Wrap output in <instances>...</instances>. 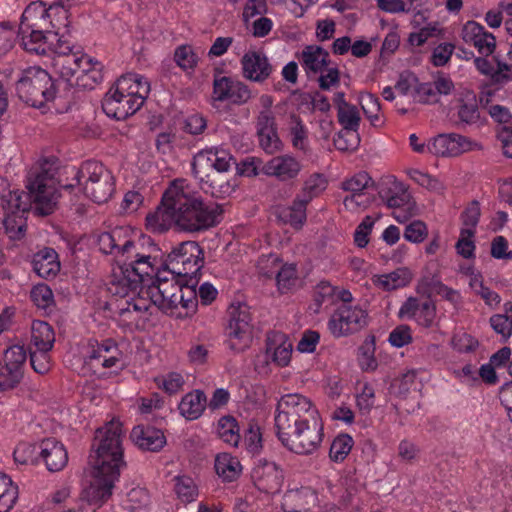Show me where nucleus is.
Masks as SVG:
<instances>
[{
	"label": "nucleus",
	"instance_id": "nucleus-1",
	"mask_svg": "<svg viewBox=\"0 0 512 512\" xmlns=\"http://www.w3.org/2000/svg\"><path fill=\"white\" fill-rule=\"evenodd\" d=\"M102 253L114 257L111 275L107 284L111 295L127 296L135 291L145 276L157 270V248L154 244L144 248L130 237V230L116 227L98 236Z\"/></svg>",
	"mask_w": 512,
	"mask_h": 512
},
{
	"label": "nucleus",
	"instance_id": "nucleus-2",
	"mask_svg": "<svg viewBox=\"0 0 512 512\" xmlns=\"http://www.w3.org/2000/svg\"><path fill=\"white\" fill-rule=\"evenodd\" d=\"M94 451L90 455L92 480L81 494V499L100 508L112 496L115 482L125 465L122 449V427L119 421H111L97 429Z\"/></svg>",
	"mask_w": 512,
	"mask_h": 512
},
{
	"label": "nucleus",
	"instance_id": "nucleus-3",
	"mask_svg": "<svg viewBox=\"0 0 512 512\" xmlns=\"http://www.w3.org/2000/svg\"><path fill=\"white\" fill-rule=\"evenodd\" d=\"M169 205L176 210V228L184 232H200L215 226L223 210L214 202L204 201L194 185L183 178L171 182Z\"/></svg>",
	"mask_w": 512,
	"mask_h": 512
},
{
	"label": "nucleus",
	"instance_id": "nucleus-4",
	"mask_svg": "<svg viewBox=\"0 0 512 512\" xmlns=\"http://www.w3.org/2000/svg\"><path fill=\"white\" fill-rule=\"evenodd\" d=\"M161 262L157 259V270L145 278L156 279L148 286L139 284L142 295L149 305L157 306L163 312L183 318L195 313L197 308V293L194 287L180 285L175 275H169L166 270H160Z\"/></svg>",
	"mask_w": 512,
	"mask_h": 512
},
{
	"label": "nucleus",
	"instance_id": "nucleus-5",
	"mask_svg": "<svg viewBox=\"0 0 512 512\" xmlns=\"http://www.w3.org/2000/svg\"><path fill=\"white\" fill-rule=\"evenodd\" d=\"M319 417L318 409L308 397L299 393L283 395L277 403L275 414L277 435Z\"/></svg>",
	"mask_w": 512,
	"mask_h": 512
},
{
	"label": "nucleus",
	"instance_id": "nucleus-6",
	"mask_svg": "<svg viewBox=\"0 0 512 512\" xmlns=\"http://www.w3.org/2000/svg\"><path fill=\"white\" fill-rule=\"evenodd\" d=\"M75 178L84 194L98 204L107 202L115 189L112 173L97 161L84 162Z\"/></svg>",
	"mask_w": 512,
	"mask_h": 512
},
{
	"label": "nucleus",
	"instance_id": "nucleus-7",
	"mask_svg": "<svg viewBox=\"0 0 512 512\" xmlns=\"http://www.w3.org/2000/svg\"><path fill=\"white\" fill-rule=\"evenodd\" d=\"M16 90L22 101L36 108L52 101L56 94L52 78L40 67L26 69L17 82Z\"/></svg>",
	"mask_w": 512,
	"mask_h": 512
},
{
	"label": "nucleus",
	"instance_id": "nucleus-8",
	"mask_svg": "<svg viewBox=\"0 0 512 512\" xmlns=\"http://www.w3.org/2000/svg\"><path fill=\"white\" fill-rule=\"evenodd\" d=\"M46 165L47 163L33 165L28 172L26 183L29 196L41 215L51 214L58 199L53 175Z\"/></svg>",
	"mask_w": 512,
	"mask_h": 512
},
{
	"label": "nucleus",
	"instance_id": "nucleus-9",
	"mask_svg": "<svg viewBox=\"0 0 512 512\" xmlns=\"http://www.w3.org/2000/svg\"><path fill=\"white\" fill-rule=\"evenodd\" d=\"M28 212L27 196L18 191H8L0 196V231L10 239H21L26 231Z\"/></svg>",
	"mask_w": 512,
	"mask_h": 512
},
{
	"label": "nucleus",
	"instance_id": "nucleus-10",
	"mask_svg": "<svg viewBox=\"0 0 512 512\" xmlns=\"http://www.w3.org/2000/svg\"><path fill=\"white\" fill-rule=\"evenodd\" d=\"M68 12L61 5L51 4L46 7L43 2L30 3L21 16L20 31L29 29H66L69 25Z\"/></svg>",
	"mask_w": 512,
	"mask_h": 512
},
{
	"label": "nucleus",
	"instance_id": "nucleus-11",
	"mask_svg": "<svg viewBox=\"0 0 512 512\" xmlns=\"http://www.w3.org/2000/svg\"><path fill=\"white\" fill-rule=\"evenodd\" d=\"M323 437L324 424L321 417L278 435L281 443L298 455L314 454L320 448Z\"/></svg>",
	"mask_w": 512,
	"mask_h": 512
},
{
	"label": "nucleus",
	"instance_id": "nucleus-12",
	"mask_svg": "<svg viewBox=\"0 0 512 512\" xmlns=\"http://www.w3.org/2000/svg\"><path fill=\"white\" fill-rule=\"evenodd\" d=\"M254 326L250 307L246 304L231 306L229 321L225 330L227 347L240 353L248 349L253 341Z\"/></svg>",
	"mask_w": 512,
	"mask_h": 512
},
{
	"label": "nucleus",
	"instance_id": "nucleus-13",
	"mask_svg": "<svg viewBox=\"0 0 512 512\" xmlns=\"http://www.w3.org/2000/svg\"><path fill=\"white\" fill-rule=\"evenodd\" d=\"M204 264V252L196 241H185L178 244L168 254L163 266L169 275L192 276L195 275Z\"/></svg>",
	"mask_w": 512,
	"mask_h": 512
},
{
	"label": "nucleus",
	"instance_id": "nucleus-14",
	"mask_svg": "<svg viewBox=\"0 0 512 512\" xmlns=\"http://www.w3.org/2000/svg\"><path fill=\"white\" fill-rule=\"evenodd\" d=\"M379 195L389 208L394 209L393 217L405 223L416 215L417 208L407 187L395 177L386 178L380 186Z\"/></svg>",
	"mask_w": 512,
	"mask_h": 512
},
{
	"label": "nucleus",
	"instance_id": "nucleus-15",
	"mask_svg": "<svg viewBox=\"0 0 512 512\" xmlns=\"http://www.w3.org/2000/svg\"><path fill=\"white\" fill-rule=\"evenodd\" d=\"M213 158L214 147L196 153L192 161V173L195 178L208 184V188L203 187L206 193L216 198H225L234 191V185L229 181H221L209 173V170H213Z\"/></svg>",
	"mask_w": 512,
	"mask_h": 512
},
{
	"label": "nucleus",
	"instance_id": "nucleus-16",
	"mask_svg": "<svg viewBox=\"0 0 512 512\" xmlns=\"http://www.w3.org/2000/svg\"><path fill=\"white\" fill-rule=\"evenodd\" d=\"M85 363L95 372L104 370H121L124 365V355L117 343L112 339L90 343Z\"/></svg>",
	"mask_w": 512,
	"mask_h": 512
},
{
	"label": "nucleus",
	"instance_id": "nucleus-17",
	"mask_svg": "<svg viewBox=\"0 0 512 512\" xmlns=\"http://www.w3.org/2000/svg\"><path fill=\"white\" fill-rule=\"evenodd\" d=\"M367 324V313L359 306L342 304L333 313L328 328L333 336L341 337L355 333Z\"/></svg>",
	"mask_w": 512,
	"mask_h": 512
},
{
	"label": "nucleus",
	"instance_id": "nucleus-18",
	"mask_svg": "<svg viewBox=\"0 0 512 512\" xmlns=\"http://www.w3.org/2000/svg\"><path fill=\"white\" fill-rule=\"evenodd\" d=\"M27 352L24 345L14 344L4 352V365L0 368V392L15 388L22 380Z\"/></svg>",
	"mask_w": 512,
	"mask_h": 512
},
{
	"label": "nucleus",
	"instance_id": "nucleus-19",
	"mask_svg": "<svg viewBox=\"0 0 512 512\" xmlns=\"http://www.w3.org/2000/svg\"><path fill=\"white\" fill-rule=\"evenodd\" d=\"M142 105L127 97L124 92L114 84L106 93L102 108L105 114L117 120H124L135 114Z\"/></svg>",
	"mask_w": 512,
	"mask_h": 512
},
{
	"label": "nucleus",
	"instance_id": "nucleus-20",
	"mask_svg": "<svg viewBox=\"0 0 512 512\" xmlns=\"http://www.w3.org/2000/svg\"><path fill=\"white\" fill-rule=\"evenodd\" d=\"M117 304L119 321L125 326H136L139 323L140 315L149 308L148 300L142 295L140 288L131 291L127 296H120Z\"/></svg>",
	"mask_w": 512,
	"mask_h": 512
},
{
	"label": "nucleus",
	"instance_id": "nucleus-21",
	"mask_svg": "<svg viewBox=\"0 0 512 512\" xmlns=\"http://www.w3.org/2000/svg\"><path fill=\"white\" fill-rule=\"evenodd\" d=\"M478 147L477 143L467 137L454 133L438 135L427 146L428 150L437 156H458Z\"/></svg>",
	"mask_w": 512,
	"mask_h": 512
},
{
	"label": "nucleus",
	"instance_id": "nucleus-22",
	"mask_svg": "<svg viewBox=\"0 0 512 512\" xmlns=\"http://www.w3.org/2000/svg\"><path fill=\"white\" fill-rule=\"evenodd\" d=\"M302 163L292 154H282L268 160L262 166V173L286 182L296 179L302 171Z\"/></svg>",
	"mask_w": 512,
	"mask_h": 512
},
{
	"label": "nucleus",
	"instance_id": "nucleus-23",
	"mask_svg": "<svg viewBox=\"0 0 512 512\" xmlns=\"http://www.w3.org/2000/svg\"><path fill=\"white\" fill-rule=\"evenodd\" d=\"M462 40L475 47L479 54L490 56L496 49V38L476 21H467L461 31Z\"/></svg>",
	"mask_w": 512,
	"mask_h": 512
},
{
	"label": "nucleus",
	"instance_id": "nucleus-24",
	"mask_svg": "<svg viewBox=\"0 0 512 512\" xmlns=\"http://www.w3.org/2000/svg\"><path fill=\"white\" fill-rule=\"evenodd\" d=\"M213 93L218 101H230L238 105L246 103L251 98V91L247 85L226 76L214 80Z\"/></svg>",
	"mask_w": 512,
	"mask_h": 512
},
{
	"label": "nucleus",
	"instance_id": "nucleus-25",
	"mask_svg": "<svg viewBox=\"0 0 512 512\" xmlns=\"http://www.w3.org/2000/svg\"><path fill=\"white\" fill-rule=\"evenodd\" d=\"M171 183L162 195L161 204L157 209L146 216V227L150 232L163 233L168 231L172 225L176 227V210L169 205V194Z\"/></svg>",
	"mask_w": 512,
	"mask_h": 512
},
{
	"label": "nucleus",
	"instance_id": "nucleus-26",
	"mask_svg": "<svg viewBox=\"0 0 512 512\" xmlns=\"http://www.w3.org/2000/svg\"><path fill=\"white\" fill-rule=\"evenodd\" d=\"M243 76L253 82L262 83L272 73V66L261 51H248L241 59Z\"/></svg>",
	"mask_w": 512,
	"mask_h": 512
},
{
	"label": "nucleus",
	"instance_id": "nucleus-27",
	"mask_svg": "<svg viewBox=\"0 0 512 512\" xmlns=\"http://www.w3.org/2000/svg\"><path fill=\"white\" fill-rule=\"evenodd\" d=\"M293 344L288 336L282 332H271L266 341V358L279 367L289 364L292 356Z\"/></svg>",
	"mask_w": 512,
	"mask_h": 512
},
{
	"label": "nucleus",
	"instance_id": "nucleus-28",
	"mask_svg": "<svg viewBox=\"0 0 512 512\" xmlns=\"http://www.w3.org/2000/svg\"><path fill=\"white\" fill-rule=\"evenodd\" d=\"M60 30L54 29H29L27 31H20L21 42L25 50L36 54H46L48 50L52 49L54 40Z\"/></svg>",
	"mask_w": 512,
	"mask_h": 512
},
{
	"label": "nucleus",
	"instance_id": "nucleus-29",
	"mask_svg": "<svg viewBox=\"0 0 512 512\" xmlns=\"http://www.w3.org/2000/svg\"><path fill=\"white\" fill-rule=\"evenodd\" d=\"M298 59L308 78L325 72L331 63L329 52L317 45L305 46Z\"/></svg>",
	"mask_w": 512,
	"mask_h": 512
},
{
	"label": "nucleus",
	"instance_id": "nucleus-30",
	"mask_svg": "<svg viewBox=\"0 0 512 512\" xmlns=\"http://www.w3.org/2000/svg\"><path fill=\"white\" fill-rule=\"evenodd\" d=\"M252 479L257 489L265 493L277 492L282 483L281 472L273 462L255 466L252 470Z\"/></svg>",
	"mask_w": 512,
	"mask_h": 512
},
{
	"label": "nucleus",
	"instance_id": "nucleus-31",
	"mask_svg": "<svg viewBox=\"0 0 512 512\" xmlns=\"http://www.w3.org/2000/svg\"><path fill=\"white\" fill-rule=\"evenodd\" d=\"M39 456L51 472L62 470L68 462V453L64 445L55 438H47L39 444Z\"/></svg>",
	"mask_w": 512,
	"mask_h": 512
},
{
	"label": "nucleus",
	"instance_id": "nucleus-32",
	"mask_svg": "<svg viewBox=\"0 0 512 512\" xmlns=\"http://www.w3.org/2000/svg\"><path fill=\"white\" fill-rule=\"evenodd\" d=\"M115 84L124 92L126 98L129 97L140 105L144 104L151 90L148 79L137 73L122 75Z\"/></svg>",
	"mask_w": 512,
	"mask_h": 512
},
{
	"label": "nucleus",
	"instance_id": "nucleus-33",
	"mask_svg": "<svg viewBox=\"0 0 512 512\" xmlns=\"http://www.w3.org/2000/svg\"><path fill=\"white\" fill-rule=\"evenodd\" d=\"M80 64L79 72L74 81L75 86L84 89H93L95 85L103 80L102 64L98 61H94L86 54H82Z\"/></svg>",
	"mask_w": 512,
	"mask_h": 512
},
{
	"label": "nucleus",
	"instance_id": "nucleus-34",
	"mask_svg": "<svg viewBox=\"0 0 512 512\" xmlns=\"http://www.w3.org/2000/svg\"><path fill=\"white\" fill-rule=\"evenodd\" d=\"M130 437L139 448L148 451H158L166 442L163 432L151 426L134 427Z\"/></svg>",
	"mask_w": 512,
	"mask_h": 512
},
{
	"label": "nucleus",
	"instance_id": "nucleus-35",
	"mask_svg": "<svg viewBox=\"0 0 512 512\" xmlns=\"http://www.w3.org/2000/svg\"><path fill=\"white\" fill-rule=\"evenodd\" d=\"M81 57L82 53L80 52L66 53L65 51H60L53 60L55 71L70 85H75L74 81L79 72Z\"/></svg>",
	"mask_w": 512,
	"mask_h": 512
},
{
	"label": "nucleus",
	"instance_id": "nucleus-36",
	"mask_svg": "<svg viewBox=\"0 0 512 512\" xmlns=\"http://www.w3.org/2000/svg\"><path fill=\"white\" fill-rule=\"evenodd\" d=\"M33 270L41 278L50 279L56 277L60 271L58 254L52 248H44L33 256Z\"/></svg>",
	"mask_w": 512,
	"mask_h": 512
},
{
	"label": "nucleus",
	"instance_id": "nucleus-37",
	"mask_svg": "<svg viewBox=\"0 0 512 512\" xmlns=\"http://www.w3.org/2000/svg\"><path fill=\"white\" fill-rule=\"evenodd\" d=\"M412 276L413 274L410 269L401 267L387 274L374 275L372 282L376 287L384 291H392L408 285L412 280Z\"/></svg>",
	"mask_w": 512,
	"mask_h": 512
},
{
	"label": "nucleus",
	"instance_id": "nucleus-38",
	"mask_svg": "<svg viewBox=\"0 0 512 512\" xmlns=\"http://www.w3.org/2000/svg\"><path fill=\"white\" fill-rule=\"evenodd\" d=\"M207 406V398L201 390L187 393L179 404L180 414L187 420L198 419Z\"/></svg>",
	"mask_w": 512,
	"mask_h": 512
},
{
	"label": "nucleus",
	"instance_id": "nucleus-39",
	"mask_svg": "<svg viewBox=\"0 0 512 512\" xmlns=\"http://www.w3.org/2000/svg\"><path fill=\"white\" fill-rule=\"evenodd\" d=\"M215 471L223 481L236 480L242 471V466L237 457L229 453H220L215 457Z\"/></svg>",
	"mask_w": 512,
	"mask_h": 512
},
{
	"label": "nucleus",
	"instance_id": "nucleus-40",
	"mask_svg": "<svg viewBox=\"0 0 512 512\" xmlns=\"http://www.w3.org/2000/svg\"><path fill=\"white\" fill-rule=\"evenodd\" d=\"M308 204L309 203H307L305 200L301 199L296 195L291 205L281 210L280 218L285 223H288L293 228L299 230L306 223V211Z\"/></svg>",
	"mask_w": 512,
	"mask_h": 512
},
{
	"label": "nucleus",
	"instance_id": "nucleus-41",
	"mask_svg": "<svg viewBox=\"0 0 512 512\" xmlns=\"http://www.w3.org/2000/svg\"><path fill=\"white\" fill-rule=\"evenodd\" d=\"M55 334L52 327L44 321H34L31 327V345L34 349L52 350Z\"/></svg>",
	"mask_w": 512,
	"mask_h": 512
},
{
	"label": "nucleus",
	"instance_id": "nucleus-42",
	"mask_svg": "<svg viewBox=\"0 0 512 512\" xmlns=\"http://www.w3.org/2000/svg\"><path fill=\"white\" fill-rule=\"evenodd\" d=\"M315 495L310 488L302 487L300 489L289 490L283 497L282 507L286 512H300L309 504V500H314Z\"/></svg>",
	"mask_w": 512,
	"mask_h": 512
},
{
	"label": "nucleus",
	"instance_id": "nucleus-43",
	"mask_svg": "<svg viewBox=\"0 0 512 512\" xmlns=\"http://www.w3.org/2000/svg\"><path fill=\"white\" fill-rule=\"evenodd\" d=\"M328 180L322 173H312L303 182L298 197L310 203L313 199L319 197L327 188Z\"/></svg>",
	"mask_w": 512,
	"mask_h": 512
},
{
	"label": "nucleus",
	"instance_id": "nucleus-44",
	"mask_svg": "<svg viewBox=\"0 0 512 512\" xmlns=\"http://www.w3.org/2000/svg\"><path fill=\"white\" fill-rule=\"evenodd\" d=\"M288 133L293 148L303 153H307L309 150L308 131L298 116H290L288 122Z\"/></svg>",
	"mask_w": 512,
	"mask_h": 512
},
{
	"label": "nucleus",
	"instance_id": "nucleus-45",
	"mask_svg": "<svg viewBox=\"0 0 512 512\" xmlns=\"http://www.w3.org/2000/svg\"><path fill=\"white\" fill-rule=\"evenodd\" d=\"M377 7L389 14H408L426 5L427 0H376Z\"/></svg>",
	"mask_w": 512,
	"mask_h": 512
},
{
	"label": "nucleus",
	"instance_id": "nucleus-46",
	"mask_svg": "<svg viewBox=\"0 0 512 512\" xmlns=\"http://www.w3.org/2000/svg\"><path fill=\"white\" fill-rule=\"evenodd\" d=\"M489 323L495 333L508 339L512 334V302H505L503 313L494 314L490 317Z\"/></svg>",
	"mask_w": 512,
	"mask_h": 512
},
{
	"label": "nucleus",
	"instance_id": "nucleus-47",
	"mask_svg": "<svg viewBox=\"0 0 512 512\" xmlns=\"http://www.w3.org/2000/svg\"><path fill=\"white\" fill-rule=\"evenodd\" d=\"M469 286L476 295L481 297L488 307L496 308L499 306L501 302L500 295L484 284L481 275L472 274L469 279Z\"/></svg>",
	"mask_w": 512,
	"mask_h": 512
},
{
	"label": "nucleus",
	"instance_id": "nucleus-48",
	"mask_svg": "<svg viewBox=\"0 0 512 512\" xmlns=\"http://www.w3.org/2000/svg\"><path fill=\"white\" fill-rule=\"evenodd\" d=\"M337 118L343 129L359 130L361 117L356 106L342 102L338 107Z\"/></svg>",
	"mask_w": 512,
	"mask_h": 512
},
{
	"label": "nucleus",
	"instance_id": "nucleus-49",
	"mask_svg": "<svg viewBox=\"0 0 512 512\" xmlns=\"http://www.w3.org/2000/svg\"><path fill=\"white\" fill-rule=\"evenodd\" d=\"M354 445L353 438L348 434H339L334 438L329 450V457L339 463L346 459Z\"/></svg>",
	"mask_w": 512,
	"mask_h": 512
},
{
	"label": "nucleus",
	"instance_id": "nucleus-50",
	"mask_svg": "<svg viewBox=\"0 0 512 512\" xmlns=\"http://www.w3.org/2000/svg\"><path fill=\"white\" fill-rule=\"evenodd\" d=\"M359 103L371 124L379 125L381 122L379 98L369 92H363L359 95Z\"/></svg>",
	"mask_w": 512,
	"mask_h": 512
},
{
	"label": "nucleus",
	"instance_id": "nucleus-51",
	"mask_svg": "<svg viewBox=\"0 0 512 512\" xmlns=\"http://www.w3.org/2000/svg\"><path fill=\"white\" fill-rule=\"evenodd\" d=\"M443 34V29L438 22H430L419 31L410 33L408 42L412 46H422L430 38L439 37Z\"/></svg>",
	"mask_w": 512,
	"mask_h": 512
},
{
	"label": "nucleus",
	"instance_id": "nucleus-52",
	"mask_svg": "<svg viewBox=\"0 0 512 512\" xmlns=\"http://www.w3.org/2000/svg\"><path fill=\"white\" fill-rule=\"evenodd\" d=\"M217 434L224 442L237 446L240 436L235 419L232 417H222L218 421Z\"/></svg>",
	"mask_w": 512,
	"mask_h": 512
},
{
	"label": "nucleus",
	"instance_id": "nucleus-53",
	"mask_svg": "<svg viewBox=\"0 0 512 512\" xmlns=\"http://www.w3.org/2000/svg\"><path fill=\"white\" fill-rule=\"evenodd\" d=\"M175 492L183 502H192L198 495L197 487L192 478L188 476L175 477Z\"/></svg>",
	"mask_w": 512,
	"mask_h": 512
},
{
	"label": "nucleus",
	"instance_id": "nucleus-54",
	"mask_svg": "<svg viewBox=\"0 0 512 512\" xmlns=\"http://www.w3.org/2000/svg\"><path fill=\"white\" fill-rule=\"evenodd\" d=\"M154 381L158 388L163 389L168 394L179 392L185 383L183 376L177 372L155 377Z\"/></svg>",
	"mask_w": 512,
	"mask_h": 512
},
{
	"label": "nucleus",
	"instance_id": "nucleus-55",
	"mask_svg": "<svg viewBox=\"0 0 512 512\" xmlns=\"http://www.w3.org/2000/svg\"><path fill=\"white\" fill-rule=\"evenodd\" d=\"M407 173L411 180L431 191L441 193L445 189L444 184L439 179L433 178L418 169H409Z\"/></svg>",
	"mask_w": 512,
	"mask_h": 512
},
{
	"label": "nucleus",
	"instance_id": "nucleus-56",
	"mask_svg": "<svg viewBox=\"0 0 512 512\" xmlns=\"http://www.w3.org/2000/svg\"><path fill=\"white\" fill-rule=\"evenodd\" d=\"M30 297L33 303L41 309H47L54 304L53 292L46 284L35 285L30 292Z\"/></svg>",
	"mask_w": 512,
	"mask_h": 512
},
{
	"label": "nucleus",
	"instance_id": "nucleus-57",
	"mask_svg": "<svg viewBox=\"0 0 512 512\" xmlns=\"http://www.w3.org/2000/svg\"><path fill=\"white\" fill-rule=\"evenodd\" d=\"M174 59L183 70H192L198 63V56L189 45H182L175 50Z\"/></svg>",
	"mask_w": 512,
	"mask_h": 512
},
{
	"label": "nucleus",
	"instance_id": "nucleus-58",
	"mask_svg": "<svg viewBox=\"0 0 512 512\" xmlns=\"http://www.w3.org/2000/svg\"><path fill=\"white\" fill-rule=\"evenodd\" d=\"M360 142L358 131L343 129L334 139L335 147L340 151H353Z\"/></svg>",
	"mask_w": 512,
	"mask_h": 512
},
{
	"label": "nucleus",
	"instance_id": "nucleus-59",
	"mask_svg": "<svg viewBox=\"0 0 512 512\" xmlns=\"http://www.w3.org/2000/svg\"><path fill=\"white\" fill-rule=\"evenodd\" d=\"M371 183V177L366 172H359L341 183V188L350 193H363Z\"/></svg>",
	"mask_w": 512,
	"mask_h": 512
},
{
	"label": "nucleus",
	"instance_id": "nucleus-60",
	"mask_svg": "<svg viewBox=\"0 0 512 512\" xmlns=\"http://www.w3.org/2000/svg\"><path fill=\"white\" fill-rule=\"evenodd\" d=\"M51 350L34 349L30 352V363L33 370L39 374H46L52 367Z\"/></svg>",
	"mask_w": 512,
	"mask_h": 512
},
{
	"label": "nucleus",
	"instance_id": "nucleus-61",
	"mask_svg": "<svg viewBox=\"0 0 512 512\" xmlns=\"http://www.w3.org/2000/svg\"><path fill=\"white\" fill-rule=\"evenodd\" d=\"M14 459L21 464L34 463L39 455V446L35 444L22 442L14 450Z\"/></svg>",
	"mask_w": 512,
	"mask_h": 512
},
{
	"label": "nucleus",
	"instance_id": "nucleus-62",
	"mask_svg": "<svg viewBox=\"0 0 512 512\" xmlns=\"http://www.w3.org/2000/svg\"><path fill=\"white\" fill-rule=\"evenodd\" d=\"M278 290L281 293L289 291L296 283V270L293 266H282L276 273Z\"/></svg>",
	"mask_w": 512,
	"mask_h": 512
},
{
	"label": "nucleus",
	"instance_id": "nucleus-63",
	"mask_svg": "<svg viewBox=\"0 0 512 512\" xmlns=\"http://www.w3.org/2000/svg\"><path fill=\"white\" fill-rule=\"evenodd\" d=\"M451 342L453 348L460 353H472L479 347L478 340L465 332L455 334Z\"/></svg>",
	"mask_w": 512,
	"mask_h": 512
},
{
	"label": "nucleus",
	"instance_id": "nucleus-64",
	"mask_svg": "<svg viewBox=\"0 0 512 512\" xmlns=\"http://www.w3.org/2000/svg\"><path fill=\"white\" fill-rule=\"evenodd\" d=\"M319 87L322 90H330L340 83V71L335 64L330 63L325 72L319 73L317 76Z\"/></svg>",
	"mask_w": 512,
	"mask_h": 512
}]
</instances>
